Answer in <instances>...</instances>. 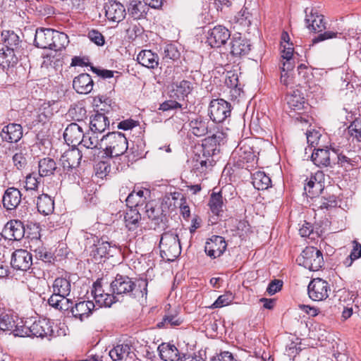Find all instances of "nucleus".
<instances>
[{
    "label": "nucleus",
    "instance_id": "obj_20",
    "mask_svg": "<svg viewBox=\"0 0 361 361\" xmlns=\"http://www.w3.org/2000/svg\"><path fill=\"white\" fill-rule=\"evenodd\" d=\"M55 30L50 28H38L35 35V45L41 49H50Z\"/></svg>",
    "mask_w": 361,
    "mask_h": 361
},
{
    "label": "nucleus",
    "instance_id": "obj_58",
    "mask_svg": "<svg viewBox=\"0 0 361 361\" xmlns=\"http://www.w3.org/2000/svg\"><path fill=\"white\" fill-rule=\"evenodd\" d=\"M319 207L322 209H329L330 208L336 207L337 201L335 196H329V197H322L319 200Z\"/></svg>",
    "mask_w": 361,
    "mask_h": 361
},
{
    "label": "nucleus",
    "instance_id": "obj_47",
    "mask_svg": "<svg viewBox=\"0 0 361 361\" xmlns=\"http://www.w3.org/2000/svg\"><path fill=\"white\" fill-rule=\"evenodd\" d=\"M2 41L6 49L13 48L18 46L19 43V37L13 32L4 30L1 33Z\"/></svg>",
    "mask_w": 361,
    "mask_h": 361
},
{
    "label": "nucleus",
    "instance_id": "obj_62",
    "mask_svg": "<svg viewBox=\"0 0 361 361\" xmlns=\"http://www.w3.org/2000/svg\"><path fill=\"white\" fill-rule=\"evenodd\" d=\"M179 56V53L173 45H167L164 51V59L175 60Z\"/></svg>",
    "mask_w": 361,
    "mask_h": 361
},
{
    "label": "nucleus",
    "instance_id": "obj_50",
    "mask_svg": "<svg viewBox=\"0 0 361 361\" xmlns=\"http://www.w3.org/2000/svg\"><path fill=\"white\" fill-rule=\"evenodd\" d=\"M80 145L87 149H92L102 147L101 140L99 141L97 136L94 135H88L86 133H85L84 138H82V142H80Z\"/></svg>",
    "mask_w": 361,
    "mask_h": 361
},
{
    "label": "nucleus",
    "instance_id": "obj_39",
    "mask_svg": "<svg viewBox=\"0 0 361 361\" xmlns=\"http://www.w3.org/2000/svg\"><path fill=\"white\" fill-rule=\"evenodd\" d=\"M126 226L130 231H134L140 224L141 215L137 209L129 208L124 216Z\"/></svg>",
    "mask_w": 361,
    "mask_h": 361
},
{
    "label": "nucleus",
    "instance_id": "obj_42",
    "mask_svg": "<svg viewBox=\"0 0 361 361\" xmlns=\"http://www.w3.org/2000/svg\"><path fill=\"white\" fill-rule=\"evenodd\" d=\"M17 63V58L13 48L0 49V66L4 69L13 66Z\"/></svg>",
    "mask_w": 361,
    "mask_h": 361
},
{
    "label": "nucleus",
    "instance_id": "obj_59",
    "mask_svg": "<svg viewBox=\"0 0 361 361\" xmlns=\"http://www.w3.org/2000/svg\"><path fill=\"white\" fill-rule=\"evenodd\" d=\"M25 183V188L27 190H34L37 188L39 180L36 175L29 174L26 176Z\"/></svg>",
    "mask_w": 361,
    "mask_h": 361
},
{
    "label": "nucleus",
    "instance_id": "obj_37",
    "mask_svg": "<svg viewBox=\"0 0 361 361\" xmlns=\"http://www.w3.org/2000/svg\"><path fill=\"white\" fill-rule=\"evenodd\" d=\"M131 354L133 353L131 352L130 345L128 344L117 345L109 353L114 361L126 359L127 357L131 358Z\"/></svg>",
    "mask_w": 361,
    "mask_h": 361
},
{
    "label": "nucleus",
    "instance_id": "obj_44",
    "mask_svg": "<svg viewBox=\"0 0 361 361\" xmlns=\"http://www.w3.org/2000/svg\"><path fill=\"white\" fill-rule=\"evenodd\" d=\"M55 104V102H44L41 104L40 107L38 110V121L39 122L44 123L47 119L50 118L53 115L54 111H56L54 108V105Z\"/></svg>",
    "mask_w": 361,
    "mask_h": 361
},
{
    "label": "nucleus",
    "instance_id": "obj_60",
    "mask_svg": "<svg viewBox=\"0 0 361 361\" xmlns=\"http://www.w3.org/2000/svg\"><path fill=\"white\" fill-rule=\"evenodd\" d=\"M282 286L283 281L281 280L274 279L269 283L267 288V292L268 293L269 295H273L279 291L281 289Z\"/></svg>",
    "mask_w": 361,
    "mask_h": 361
},
{
    "label": "nucleus",
    "instance_id": "obj_41",
    "mask_svg": "<svg viewBox=\"0 0 361 361\" xmlns=\"http://www.w3.org/2000/svg\"><path fill=\"white\" fill-rule=\"evenodd\" d=\"M53 293L61 296H68L70 294L71 285L69 280L66 278H56L53 283Z\"/></svg>",
    "mask_w": 361,
    "mask_h": 361
},
{
    "label": "nucleus",
    "instance_id": "obj_3",
    "mask_svg": "<svg viewBox=\"0 0 361 361\" xmlns=\"http://www.w3.org/2000/svg\"><path fill=\"white\" fill-rule=\"evenodd\" d=\"M159 248L161 257L168 261H173L180 255V242L176 231H169L161 235Z\"/></svg>",
    "mask_w": 361,
    "mask_h": 361
},
{
    "label": "nucleus",
    "instance_id": "obj_63",
    "mask_svg": "<svg viewBox=\"0 0 361 361\" xmlns=\"http://www.w3.org/2000/svg\"><path fill=\"white\" fill-rule=\"evenodd\" d=\"M306 135H307V143L310 146L314 147V145L318 144L319 140L321 137V134L319 133V131L315 130H310V131H307Z\"/></svg>",
    "mask_w": 361,
    "mask_h": 361
},
{
    "label": "nucleus",
    "instance_id": "obj_54",
    "mask_svg": "<svg viewBox=\"0 0 361 361\" xmlns=\"http://www.w3.org/2000/svg\"><path fill=\"white\" fill-rule=\"evenodd\" d=\"M13 161L18 169H24L27 164L26 154H24L22 151L16 153L13 157Z\"/></svg>",
    "mask_w": 361,
    "mask_h": 361
},
{
    "label": "nucleus",
    "instance_id": "obj_1",
    "mask_svg": "<svg viewBox=\"0 0 361 361\" xmlns=\"http://www.w3.org/2000/svg\"><path fill=\"white\" fill-rule=\"evenodd\" d=\"M147 282L140 280L135 283L127 276L117 274L115 279L111 281L110 288L112 294L118 295H128L138 300L144 299L147 295Z\"/></svg>",
    "mask_w": 361,
    "mask_h": 361
},
{
    "label": "nucleus",
    "instance_id": "obj_45",
    "mask_svg": "<svg viewBox=\"0 0 361 361\" xmlns=\"http://www.w3.org/2000/svg\"><path fill=\"white\" fill-rule=\"evenodd\" d=\"M192 87L191 83L187 80H182L173 85V90L175 92L176 97L184 99L192 91Z\"/></svg>",
    "mask_w": 361,
    "mask_h": 361
},
{
    "label": "nucleus",
    "instance_id": "obj_53",
    "mask_svg": "<svg viewBox=\"0 0 361 361\" xmlns=\"http://www.w3.org/2000/svg\"><path fill=\"white\" fill-rule=\"evenodd\" d=\"M353 248L350 255V259H346L344 264L350 267L353 262L361 257V245L356 241H353Z\"/></svg>",
    "mask_w": 361,
    "mask_h": 361
},
{
    "label": "nucleus",
    "instance_id": "obj_31",
    "mask_svg": "<svg viewBox=\"0 0 361 361\" xmlns=\"http://www.w3.org/2000/svg\"><path fill=\"white\" fill-rule=\"evenodd\" d=\"M158 350L161 359L164 361H180L181 360L178 350L174 345L162 343L159 345Z\"/></svg>",
    "mask_w": 361,
    "mask_h": 361
},
{
    "label": "nucleus",
    "instance_id": "obj_34",
    "mask_svg": "<svg viewBox=\"0 0 361 361\" xmlns=\"http://www.w3.org/2000/svg\"><path fill=\"white\" fill-rule=\"evenodd\" d=\"M183 320L178 317L176 311H174L173 312H169L164 315L161 321L157 324V326L159 329H170L180 326Z\"/></svg>",
    "mask_w": 361,
    "mask_h": 361
},
{
    "label": "nucleus",
    "instance_id": "obj_15",
    "mask_svg": "<svg viewBox=\"0 0 361 361\" xmlns=\"http://www.w3.org/2000/svg\"><path fill=\"white\" fill-rule=\"evenodd\" d=\"M167 203L161 204L154 201L149 202L145 205V212L148 218L154 224L159 226L166 221V211Z\"/></svg>",
    "mask_w": 361,
    "mask_h": 361
},
{
    "label": "nucleus",
    "instance_id": "obj_14",
    "mask_svg": "<svg viewBox=\"0 0 361 361\" xmlns=\"http://www.w3.org/2000/svg\"><path fill=\"white\" fill-rule=\"evenodd\" d=\"M230 37L231 33L226 27L217 25L208 31L207 42L212 47H220L226 44Z\"/></svg>",
    "mask_w": 361,
    "mask_h": 361
},
{
    "label": "nucleus",
    "instance_id": "obj_18",
    "mask_svg": "<svg viewBox=\"0 0 361 361\" xmlns=\"http://www.w3.org/2000/svg\"><path fill=\"white\" fill-rule=\"evenodd\" d=\"M308 8L305 10L306 13L305 20L307 27L314 32H322L326 28L324 16L314 12L312 9L308 14Z\"/></svg>",
    "mask_w": 361,
    "mask_h": 361
},
{
    "label": "nucleus",
    "instance_id": "obj_29",
    "mask_svg": "<svg viewBox=\"0 0 361 361\" xmlns=\"http://www.w3.org/2000/svg\"><path fill=\"white\" fill-rule=\"evenodd\" d=\"M137 62L142 66L154 69L159 65V57L151 50H142L137 56Z\"/></svg>",
    "mask_w": 361,
    "mask_h": 361
},
{
    "label": "nucleus",
    "instance_id": "obj_4",
    "mask_svg": "<svg viewBox=\"0 0 361 361\" xmlns=\"http://www.w3.org/2000/svg\"><path fill=\"white\" fill-rule=\"evenodd\" d=\"M297 262L300 265L312 271L319 270L324 264L322 252L314 247H305L297 258Z\"/></svg>",
    "mask_w": 361,
    "mask_h": 361
},
{
    "label": "nucleus",
    "instance_id": "obj_49",
    "mask_svg": "<svg viewBox=\"0 0 361 361\" xmlns=\"http://www.w3.org/2000/svg\"><path fill=\"white\" fill-rule=\"evenodd\" d=\"M233 156H238L239 161L240 162L245 163V162H250V161L253 160L255 158V155L253 154L252 152L250 150V149L240 147L239 149H236L233 152Z\"/></svg>",
    "mask_w": 361,
    "mask_h": 361
},
{
    "label": "nucleus",
    "instance_id": "obj_19",
    "mask_svg": "<svg viewBox=\"0 0 361 361\" xmlns=\"http://www.w3.org/2000/svg\"><path fill=\"white\" fill-rule=\"evenodd\" d=\"M90 255L94 258L95 262H100L104 257L113 255V250L115 246L111 245L107 241H99L90 247Z\"/></svg>",
    "mask_w": 361,
    "mask_h": 361
},
{
    "label": "nucleus",
    "instance_id": "obj_6",
    "mask_svg": "<svg viewBox=\"0 0 361 361\" xmlns=\"http://www.w3.org/2000/svg\"><path fill=\"white\" fill-rule=\"evenodd\" d=\"M231 104L223 99H212L209 106V116L215 123H221L231 116Z\"/></svg>",
    "mask_w": 361,
    "mask_h": 361
},
{
    "label": "nucleus",
    "instance_id": "obj_56",
    "mask_svg": "<svg viewBox=\"0 0 361 361\" xmlns=\"http://www.w3.org/2000/svg\"><path fill=\"white\" fill-rule=\"evenodd\" d=\"M96 174L99 178L106 176L111 171V166L109 163L104 161H99L95 166Z\"/></svg>",
    "mask_w": 361,
    "mask_h": 361
},
{
    "label": "nucleus",
    "instance_id": "obj_57",
    "mask_svg": "<svg viewBox=\"0 0 361 361\" xmlns=\"http://www.w3.org/2000/svg\"><path fill=\"white\" fill-rule=\"evenodd\" d=\"M137 195H135V191L133 190L127 197L126 202V205L129 208L137 209V207H140L144 204L141 200L138 199Z\"/></svg>",
    "mask_w": 361,
    "mask_h": 361
},
{
    "label": "nucleus",
    "instance_id": "obj_30",
    "mask_svg": "<svg viewBox=\"0 0 361 361\" xmlns=\"http://www.w3.org/2000/svg\"><path fill=\"white\" fill-rule=\"evenodd\" d=\"M89 124L90 126H88V130H91L94 133H101L104 132L109 125V121L104 114L96 113L94 115L91 116Z\"/></svg>",
    "mask_w": 361,
    "mask_h": 361
},
{
    "label": "nucleus",
    "instance_id": "obj_9",
    "mask_svg": "<svg viewBox=\"0 0 361 361\" xmlns=\"http://www.w3.org/2000/svg\"><path fill=\"white\" fill-rule=\"evenodd\" d=\"M312 161L318 167H332L336 164L337 153L331 149H314L312 154Z\"/></svg>",
    "mask_w": 361,
    "mask_h": 361
},
{
    "label": "nucleus",
    "instance_id": "obj_16",
    "mask_svg": "<svg viewBox=\"0 0 361 361\" xmlns=\"http://www.w3.org/2000/svg\"><path fill=\"white\" fill-rule=\"evenodd\" d=\"M226 247L227 244L223 237L213 235L206 242L204 251L208 256L215 259L223 255Z\"/></svg>",
    "mask_w": 361,
    "mask_h": 361
},
{
    "label": "nucleus",
    "instance_id": "obj_55",
    "mask_svg": "<svg viewBox=\"0 0 361 361\" xmlns=\"http://www.w3.org/2000/svg\"><path fill=\"white\" fill-rule=\"evenodd\" d=\"M86 110L80 106H77L70 111L73 118L78 121L77 123H85L84 119L87 118Z\"/></svg>",
    "mask_w": 361,
    "mask_h": 361
},
{
    "label": "nucleus",
    "instance_id": "obj_2",
    "mask_svg": "<svg viewBox=\"0 0 361 361\" xmlns=\"http://www.w3.org/2000/svg\"><path fill=\"white\" fill-rule=\"evenodd\" d=\"M101 142H105L106 147L104 153L109 157H117L124 156L130 159V152L128 142L124 134L118 132H112L104 135Z\"/></svg>",
    "mask_w": 361,
    "mask_h": 361
},
{
    "label": "nucleus",
    "instance_id": "obj_35",
    "mask_svg": "<svg viewBox=\"0 0 361 361\" xmlns=\"http://www.w3.org/2000/svg\"><path fill=\"white\" fill-rule=\"evenodd\" d=\"M286 101L289 107L293 110H301L304 107L305 99L298 90H293L288 93Z\"/></svg>",
    "mask_w": 361,
    "mask_h": 361
},
{
    "label": "nucleus",
    "instance_id": "obj_24",
    "mask_svg": "<svg viewBox=\"0 0 361 361\" xmlns=\"http://www.w3.org/2000/svg\"><path fill=\"white\" fill-rule=\"evenodd\" d=\"M95 305L92 301H80L76 302L73 307H71V313L74 317L82 321L90 315Z\"/></svg>",
    "mask_w": 361,
    "mask_h": 361
},
{
    "label": "nucleus",
    "instance_id": "obj_17",
    "mask_svg": "<svg viewBox=\"0 0 361 361\" xmlns=\"http://www.w3.org/2000/svg\"><path fill=\"white\" fill-rule=\"evenodd\" d=\"M3 232L10 240H20L24 237L25 227L19 220H11L5 225Z\"/></svg>",
    "mask_w": 361,
    "mask_h": 361
},
{
    "label": "nucleus",
    "instance_id": "obj_11",
    "mask_svg": "<svg viewBox=\"0 0 361 361\" xmlns=\"http://www.w3.org/2000/svg\"><path fill=\"white\" fill-rule=\"evenodd\" d=\"M92 294L96 304L99 307H110L116 301V296L114 294L104 292L102 280H97L93 283Z\"/></svg>",
    "mask_w": 361,
    "mask_h": 361
},
{
    "label": "nucleus",
    "instance_id": "obj_33",
    "mask_svg": "<svg viewBox=\"0 0 361 361\" xmlns=\"http://www.w3.org/2000/svg\"><path fill=\"white\" fill-rule=\"evenodd\" d=\"M148 9L146 4L140 0H132L128 6L129 15L136 20L144 18Z\"/></svg>",
    "mask_w": 361,
    "mask_h": 361
},
{
    "label": "nucleus",
    "instance_id": "obj_8",
    "mask_svg": "<svg viewBox=\"0 0 361 361\" xmlns=\"http://www.w3.org/2000/svg\"><path fill=\"white\" fill-rule=\"evenodd\" d=\"M307 291L310 299L314 301H322L329 297L331 288L326 281L316 278L310 282Z\"/></svg>",
    "mask_w": 361,
    "mask_h": 361
},
{
    "label": "nucleus",
    "instance_id": "obj_28",
    "mask_svg": "<svg viewBox=\"0 0 361 361\" xmlns=\"http://www.w3.org/2000/svg\"><path fill=\"white\" fill-rule=\"evenodd\" d=\"M208 123L209 121L207 118L197 116L190 121V130L197 137L204 136L208 133Z\"/></svg>",
    "mask_w": 361,
    "mask_h": 361
},
{
    "label": "nucleus",
    "instance_id": "obj_40",
    "mask_svg": "<svg viewBox=\"0 0 361 361\" xmlns=\"http://www.w3.org/2000/svg\"><path fill=\"white\" fill-rule=\"evenodd\" d=\"M37 207L38 211L44 214L48 215L54 211V202L50 196L42 194L38 197L37 202Z\"/></svg>",
    "mask_w": 361,
    "mask_h": 361
},
{
    "label": "nucleus",
    "instance_id": "obj_38",
    "mask_svg": "<svg viewBox=\"0 0 361 361\" xmlns=\"http://www.w3.org/2000/svg\"><path fill=\"white\" fill-rule=\"evenodd\" d=\"M252 185L260 190L268 189L271 183V178L264 172L257 171L252 174Z\"/></svg>",
    "mask_w": 361,
    "mask_h": 361
},
{
    "label": "nucleus",
    "instance_id": "obj_27",
    "mask_svg": "<svg viewBox=\"0 0 361 361\" xmlns=\"http://www.w3.org/2000/svg\"><path fill=\"white\" fill-rule=\"evenodd\" d=\"M106 18L114 22H120L125 18V8L117 2L110 3L104 6Z\"/></svg>",
    "mask_w": 361,
    "mask_h": 361
},
{
    "label": "nucleus",
    "instance_id": "obj_64",
    "mask_svg": "<svg viewBox=\"0 0 361 361\" xmlns=\"http://www.w3.org/2000/svg\"><path fill=\"white\" fill-rule=\"evenodd\" d=\"M211 361H237V360L231 353L224 351L212 358Z\"/></svg>",
    "mask_w": 361,
    "mask_h": 361
},
{
    "label": "nucleus",
    "instance_id": "obj_12",
    "mask_svg": "<svg viewBox=\"0 0 361 361\" xmlns=\"http://www.w3.org/2000/svg\"><path fill=\"white\" fill-rule=\"evenodd\" d=\"M23 321L12 312H2L0 314V329L2 331H10L15 336H19L18 331H21Z\"/></svg>",
    "mask_w": 361,
    "mask_h": 361
},
{
    "label": "nucleus",
    "instance_id": "obj_21",
    "mask_svg": "<svg viewBox=\"0 0 361 361\" xmlns=\"http://www.w3.org/2000/svg\"><path fill=\"white\" fill-rule=\"evenodd\" d=\"M82 154L77 148L66 150L61 157L60 161L65 170H71L80 164Z\"/></svg>",
    "mask_w": 361,
    "mask_h": 361
},
{
    "label": "nucleus",
    "instance_id": "obj_7",
    "mask_svg": "<svg viewBox=\"0 0 361 361\" xmlns=\"http://www.w3.org/2000/svg\"><path fill=\"white\" fill-rule=\"evenodd\" d=\"M87 130H88V126L86 123H71L64 131V140L68 145L73 147L79 145L82 142V138H84Z\"/></svg>",
    "mask_w": 361,
    "mask_h": 361
},
{
    "label": "nucleus",
    "instance_id": "obj_52",
    "mask_svg": "<svg viewBox=\"0 0 361 361\" xmlns=\"http://www.w3.org/2000/svg\"><path fill=\"white\" fill-rule=\"evenodd\" d=\"M233 300V296L231 293H226L220 295L212 305L211 308H219L227 306L231 303Z\"/></svg>",
    "mask_w": 361,
    "mask_h": 361
},
{
    "label": "nucleus",
    "instance_id": "obj_46",
    "mask_svg": "<svg viewBox=\"0 0 361 361\" xmlns=\"http://www.w3.org/2000/svg\"><path fill=\"white\" fill-rule=\"evenodd\" d=\"M223 197L220 192H213L209 200V207L212 212L215 215H219L222 212Z\"/></svg>",
    "mask_w": 361,
    "mask_h": 361
},
{
    "label": "nucleus",
    "instance_id": "obj_5",
    "mask_svg": "<svg viewBox=\"0 0 361 361\" xmlns=\"http://www.w3.org/2000/svg\"><path fill=\"white\" fill-rule=\"evenodd\" d=\"M20 331L17 333L20 337L35 336L43 338L50 335L52 332L49 322L46 319L35 321L30 326L23 324Z\"/></svg>",
    "mask_w": 361,
    "mask_h": 361
},
{
    "label": "nucleus",
    "instance_id": "obj_48",
    "mask_svg": "<svg viewBox=\"0 0 361 361\" xmlns=\"http://www.w3.org/2000/svg\"><path fill=\"white\" fill-rule=\"evenodd\" d=\"M348 134L353 140L361 142V119H355L348 128Z\"/></svg>",
    "mask_w": 361,
    "mask_h": 361
},
{
    "label": "nucleus",
    "instance_id": "obj_13",
    "mask_svg": "<svg viewBox=\"0 0 361 361\" xmlns=\"http://www.w3.org/2000/svg\"><path fill=\"white\" fill-rule=\"evenodd\" d=\"M11 264L16 270L26 271L32 265V255L25 250H16L12 254Z\"/></svg>",
    "mask_w": 361,
    "mask_h": 361
},
{
    "label": "nucleus",
    "instance_id": "obj_61",
    "mask_svg": "<svg viewBox=\"0 0 361 361\" xmlns=\"http://www.w3.org/2000/svg\"><path fill=\"white\" fill-rule=\"evenodd\" d=\"M88 37L90 39L98 46H102L104 44L103 35L98 31L92 30L89 32Z\"/></svg>",
    "mask_w": 361,
    "mask_h": 361
},
{
    "label": "nucleus",
    "instance_id": "obj_10",
    "mask_svg": "<svg viewBox=\"0 0 361 361\" xmlns=\"http://www.w3.org/2000/svg\"><path fill=\"white\" fill-rule=\"evenodd\" d=\"M324 175L322 171H317L305 180L304 190L310 198L318 196L324 189Z\"/></svg>",
    "mask_w": 361,
    "mask_h": 361
},
{
    "label": "nucleus",
    "instance_id": "obj_36",
    "mask_svg": "<svg viewBox=\"0 0 361 361\" xmlns=\"http://www.w3.org/2000/svg\"><path fill=\"white\" fill-rule=\"evenodd\" d=\"M39 175L41 177L53 175L57 169L56 163L50 157L41 159L38 162Z\"/></svg>",
    "mask_w": 361,
    "mask_h": 361
},
{
    "label": "nucleus",
    "instance_id": "obj_26",
    "mask_svg": "<svg viewBox=\"0 0 361 361\" xmlns=\"http://www.w3.org/2000/svg\"><path fill=\"white\" fill-rule=\"evenodd\" d=\"M231 44V53L235 56L246 55L251 49L250 42L240 35L233 37Z\"/></svg>",
    "mask_w": 361,
    "mask_h": 361
},
{
    "label": "nucleus",
    "instance_id": "obj_51",
    "mask_svg": "<svg viewBox=\"0 0 361 361\" xmlns=\"http://www.w3.org/2000/svg\"><path fill=\"white\" fill-rule=\"evenodd\" d=\"M35 253V257L46 262L51 263L54 260L53 255L47 250V249L43 246L38 247L33 250Z\"/></svg>",
    "mask_w": 361,
    "mask_h": 361
},
{
    "label": "nucleus",
    "instance_id": "obj_32",
    "mask_svg": "<svg viewBox=\"0 0 361 361\" xmlns=\"http://www.w3.org/2000/svg\"><path fill=\"white\" fill-rule=\"evenodd\" d=\"M223 134H215L212 136L208 137L204 139L202 143L203 147V155L212 156L216 154V152L219 149L217 147L220 145V142L222 140Z\"/></svg>",
    "mask_w": 361,
    "mask_h": 361
},
{
    "label": "nucleus",
    "instance_id": "obj_22",
    "mask_svg": "<svg viewBox=\"0 0 361 361\" xmlns=\"http://www.w3.org/2000/svg\"><path fill=\"white\" fill-rule=\"evenodd\" d=\"M0 135L4 141L17 142L23 136L22 126L17 123H9L1 129Z\"/></svg>",
    "mask_w": 361,
    "mask_h": 361
},
{
    "label": "nucleus",
    "instance_id": "obj_43",
    "mask_svg": "<svg viewBox=\"0 0 361 361\" xmlns=\"http://www.w3.org/2000/svg\"><path fill=\"white\" fill-rule=\"evenodd\" d=\"M69 44L68 36L64 32L54 31V38L52 40L49 49L61 51L65 49Z\"/></svg>",
    "mask_w": 361,
    "mask_h": 361
},
{
    "label": "nucleus",
    "instance_id": "obj_25",
    "mask_svg": "<svg viewBox=\"0 0 361 361\" xmlns=\"http://www.w3.org/2000/svg\"><path fill=\"white\" fill-rule=\"evenodd\" d=\"M21 192L16 188H8L3 196V205L7 210L16 209L21 201Z\"/></svg>",
    "mask_w": 361,
    "mask_h": 361
},
{
    "label": "nucleus",
    "instance_id": "obj_23",
    "mask_svg": "<svg viewBox=\"0 0 361 361\" xmlns=\"http://www.w3.org/2000/svg\"><path fill=\"white\" fill-rule=\"evenodd\" d=\"M94 82L87 73H81L73 81L74 90L79 94H88L93 89Z\"/></svg>",
    "mask_w": 361,
    "mask_h": 361
}]
</instances>
